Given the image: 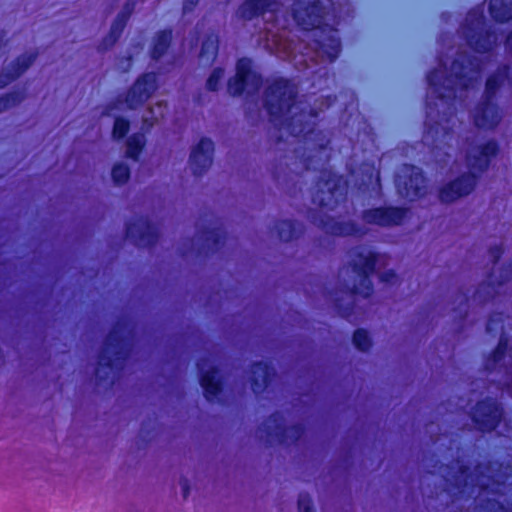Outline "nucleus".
<instances>
[{
    "instance_id": "obj_45",
    "label": "nucleus",
    "mask_w": 512,
    "mask_h": 512,
    "mask_svg": "<svg viewBox=\"0 0 512 512\" xmlns=\"http://www.w3.org/2000/svg\"><path fill=\"white\" fill-rule=\"evenodd\" d=\"M152 432L153 429H147L146 423H142V426L139 431L140 441H142L145 445L148 444L152 438Z\"/></svg>"
},
{
    "instance_id": "obj_17",
    "label": "nucleus",
    "mask_w": 512,
    "mask_h": 512,
    "mask_svg": "<svg viewBox=\"0 0 512 512\" xmlns=\"http://www.w3.org/2000/svg\"><path fill=\"white\" fill-rule=\"evenodd\" d=\"M500 145L495 139H489L477 147V154H466V162L471 170L486 172L491 161L499 154Z\"/></svg>"
},
{
    "instance_id": "obj_11",
    "label": "nucleus",
    "mask_w": 512,
    "mask_h": 512,
    "mask_svg": "<svg viewBox=\"0 0 512 512\" xmlns=\"http://www.w3.org/2000/svg\"><path fill=\"white\" fill-rule=\"evenodd\" d=\"M125 238L137 247H154L159 238L156 226L144 216L128 221L125 225Z\"/></svg>"
},
{
    "instance_id": "obj_39",
    "label": "nucleus",
    "mask_w": 512,
    "mask_h": 512,
    "mask_svg": "<svg viewBox=\"0 0 512 512\" xmlns=\"http://www.w3.org/2000/svg\"><path fill=\"white\" fill-rule=\"evenodd\" d=\"M111 177L116 185H124L130 178V168L125 163H116L111 170Z\"/></svg>"
},
{
    "instance_id": "obj_36",
    "label": "nucleus",
    "mask_w": 512,
    "mask_h": 512,
    "mask_svg": "<svg viewBox=\"0 0 512 512\" xmlns=\"http://www.w3.org/2000/svg\"><path fill=\"white\" fill-rule=\"evenodd\" d=\"M333 309L341 318L350 320L355 314L356 304L354 301L344 303L342 298L335 296L333 297Z\"/></svg>"
},
{
    "instance_id": "obj_58",
    "label": "nucleus",
    "mask_w": 512,
    "mask_h": 512,
    "mask_svg": "<svg viewBox=\"0 0 512 512\" xmlns=\"http://www.w3.org/2000/svg\"><path fill=\"white\" fill-rule=\"evenodd\" d=\"M4 37H5V33H4V31L0 30V43H2V42H3Z\"/></svg>"
},
{
    "instance_id": "obj_50",
    "label": "nucleus",
    "mask_w": 512,
    "mask_h": 512,
    "mask_svg": "<svg viewBox=\"0 0 512 512\" xmlns=\"http://www.w3.org/2000/svg\"><path fill=\"white\" fill-rule=\"evenodd\" d=\"M502 389L506 391L510 397H512V374L504 382Z\"/></svg>"
},
{
    "instance_id": "obj_28",
    "label": "nucleus",
    "mask_w": 512,
    "mask_h": 512,
    "mask_svg": "<svg viewBox=\"0 0 512 512\" xmlns=\"http://www.w3.org/2000/svg\"><path fill=\"white\" fill-rule=\"evenodd\" d=\"M508 350V338L502 334L499 338L498 343L492 349L485 359V370L492 372L499 364H501L506 356Z\"/></svg>"
},
{
    "instance_id": "obj_42",
    "label": "nucleus",
    "mask_w": 512,
    "mask_h": 512,
    "mask_svg": "<svg viewBox=\"0 0 512 512\" xmlns=\"http://www.w3.org/2000/svg\"><path fill=\"white\" fill-rule=\"evenodd\" d=\"M297 504L299 512H316L313 499L307 492H301L299 494Z\"/></svg>"
},
{
    "instance_id": "obj_34",
    "label": "nucleus",
    "mask_w": 512,
    "mask_h": 512,
    "mask_svg": "<svg viewBox=\"0 0 512 512\" xmlns=\"http://www.w3.org/2000/svg\"><path fill=\"white\" fill-rule=\"evenodd\" d=\"M247 86H250V79L237 74L230 77L227 81V91L233 97L243 95Z\"/></svg>"
},
{
    "instance_id": "obj_55",
    "label": "nucleus",
    "mask_w": 512,
    "mask_h": 512,
    "mask_svg": "<svg viewBox=\"0 0 512 512\" xmlns=\"http://www.w3.org/2000/svg\"><path fill=\"white\" fill-rule=\"evenodd\" d=\"M462 294H463V300L461 301L460 304H464L465 306H468V304H469V294H468V292H465V293L463 292Z\"/></svg>"
},
{
    "instance_id": "obj_18",
    "label": "nucleus",
    "mask_w": 512,
    "mask_h": 512,
    "mask_svg": "<svg viewBox=\"0 0 512 512\" xmlns=\"http://www.w3.org/2000/svg\"><path fill=\"white\" fill-rule=\"evenodd\" d=\"M250 384L253 393L260 396L272 384L276 376L274 366L269 361H254L250 365Z\"/></svg>"
},
{
    "instance_id": "obj_53",
    "label": "nucleus",
    "mask_w": 512,
    "mask_h": 512,
    "mask_svg": "<svg viewBox=\"0 0 512 512\" xmlns=\"http://www.w3.org/2000/svg\"><path fill=\"white\" fill-rule=\"evenodd\" d=\"M508 475L507 473L505 472L502 477H501V480H498V479H495L494 477H491V483L493 485H496L497 487H500V486H503L504 483H505V480L507 479Z\"/></svg>"
},
{
    "instance_id": "obj_9",
    "label": "nucleus",
    "mask_w": 512,
    "mask_h": 512,
    "mask_svg": "<svg viewBox=\"0 0 512 512\" xmlns=\"http://www.w3.org/2000/svg\"><path fill=\"white\" fill-rule=\"evenodd\" d=\"M397 191L410 201L426 195V177L421 168L413 164H403L395 177Z\"/></svg>"
},
{
    "instance_id": "obj_6",
    "label": "nucleus",
    "mask_w": 512,
    "mask_h": 512,
    "mask_svg": "<svg viewBox=\"0 0 512 512\" xmlns=\"http://www.w3.org/2000/svg\"><path fill=\"white\" fill-rule=\"evenodd\" d=\"M353 256L354 259L350 261L349 265L359 279L351 286L345 285L344 292L348 296H361L367 299L374 293V285L371 278L376 271L379 253L369 251L367 254H364L363 251H356Z\"/></svg>"
},
{
    "instance_id": "obj_40",
    "label": "nucleus",
    "mask_w": 512,
    "mask_h": 512,
    "mask_svg": "<svg viewBox=\"0 0 512 512\" xmlns=\"http://www.w3.org/2000/svg\"><path fill=\"white\" fill-rule=\"evenodd\" d=\"M504 324V315L502 312H492L486 322V332L495 337L502 329Z\"/></svg>"
},
{
    "instance_id": "obj_3",
    "label": "nucleus",
    "mask_w": 512,
    "mask_h": 512,
    "mask_svg": "<svg viewBox=\"0 0 512 512\" xmlns=\"http://www.w3.org/2000/svg\"><path fill=\"white\" fill-rule=\"evenodd\" d=\"M291 15L301 31H313L317 49L334 62L341 52V40L338 29L327 21L329 11L322 0H293Z\"/></svg>"
},
{
    "instance_id": "obj_33",
    "label": "nucleus",
    "mask_w": 512,
    "mask_h": 512,
    "mask_svg": "<svg viewBox=\"0 0 512 512\" xmlns=\"http://www.w3.org/2000/svg\"><path fill=\"white\" fill-rule=\"evenodd\" d=\"M472 477V471L469 465L461 464L454 475L453 482L451 483L454 489L464 491L469 486V480Z\"/></svg>"
},
{
    "instance_id": "obj_21",
    "label": "nucleus",
    "mask_w": 512,
    "mask_h": 512,
    "mask_svg": "<svg viewBox=\"0 0 512 512\" xmlns=\"http://www.w3.org/2000/svg\"><path fill=\"white\" fill-rule=\"evenodd\" d=\"M202 245L198 250V255L210 256L219 252L225 244V233L219 227L203 228L200 231Z\"/></svg>"
},
{
    "instance_id": "obj_29",
    "label": "nucleus",
    "mask_w": 512,
    "mask_h": 512,
    "mask_svg": "<svg viewBox=\"0 0 512 512\" xmlns=\"http://www.w3.org/2000/svg\"><path fill=\"white\" fill-rule=\"evenodd\" d=\"M127 23L128 22L126 20L116 16L111 24L108 34L102 39L99 48L105 51L113 47L123 34Z\"/></svg>"
},
{
    "instance_id": "obj_24",
    "label": "nucleus",
    "mask_w": 512,
    "mask_h": 512,
    "mask_svg": "<svg viewBox=\"0 0 512 512\" xmlns=\"http://www.w3.org/2000/svg\"><path fill=\"white\" fill-rule=\"evenodd\" d=\"M173 40L172 28L157 31L152 39L149 55L154 61H159L169 50Z\"/></svg>"
},
{
    "instance_id": "obj_30",
    "label": "nucleus",
    "mask_w": 512,
    "mask_h": 512,
    "mask_svg": "<svg viewBox=\"0 0 512 512\" xmlns=\"http://www.w3.org/2000/svg\"><path fill=\"white\" fill-rule=\"evenodd\" d=\"M218 48V36L213 33L207 34L201 44L199 59L207 63H212L218 54Z\"/></svg>"
},
{
    "instance_id": "obj_13",
    "label": "nucleus",
    "mask_w": 512,
    "mask_h": 512,
    "mask_svg": "<svg viewBox=\"0 0 512 512\" xmlns=\"http://www.w3.org/2000/svg\"><path fill=\"white\" fill-rule=\"evenodd\" d=\"M477 180L478 175L474 172L460 174L439 188V200L443 203H453L462 197L468 196L474 190Z\"/></svg>"
},
{
    "instance_id": "obj_15",
    "label": "nucleus",
    "mask_w": 512,
    "mask_h": 512,
    "mask_svg": "<svg viewBox=\"0 0 512 512\" xmlns=\"http://www.w3.org/2000/svg\"><path fill=\"white\" fill-rule=\"evenodd\" d=\"M502 120V113L496 101L481 99L475 106L473 123L479 130H494Z\"/></svg>"
},
{
    "instance_id": "obj_48",
    "label": "nucleus",
    "mask_w": 512,
    "mask_h": 512,
    "mask_svg": "<svg viewBox=\"0 0 512 512\" xmlns=\"http://www.w3.org/2000/svg\"><path fill=\"white\" fill-rule=\"evenodd\" d=\"M180 485L182 487L183 498L187 499L189 494H190V483H189V480L186 477L182 476L181 479H180Z\"/></svg>"
},
{
    "instance_id": "obj_5",
    "label": "nucleus",
    "mask_w": 512,
    "mask_h": 512,
    "mask_svg": "<svg viewBox=\"0 0 512 512\" xmlns=\"http://www.w3.org/2000/svg\"><path fill=\"white\" fill-rule=\"evenodd\" d=\"M486 20L482 11L471 9L467 13L465 23L462 24L464 39L468 47L478 54L491 52L498 40L497 32L485 27Z\"/></svg>"
},
{
    "instance_id": "obj_14",
    "label": "nucleus",
    "mask_w": 512,
    "mask_h": 512,
    "mask_svg": "<svg viewBox=\"0 0 512 512\" xmlns=\"http://www.w3.org/2000/svg\"><path fill=\"white\" fill-rule=\"evenodd\" d=\"M511 269L504 267L499 278H495L493 268L487 273L486 280L482 281L475 289L473 298L480 305L495 302L500 293L501 287L510 279Z\"/></svg>"
},
{
    "instance_id": "obj_59",
    "label": "nucleus",
    "mask_w": 512,
    "mask_h": 512,
    "mask_svg": "<svg viewBox=\"0 0 512 512\" xmlns=\"http://www.w3.org/2000/svg\"><path fill=\"white\" fill-rule=\"evenodd\" d=\"M467 317V311H465L464 315L462 316V319H465Z\"/></svg>"
},
{
    "instance_id": "obj_7",
    "label": "nucleus",
    "mask_w": 512,
    "mask_h": 512,
    "mask_svg": "<svg viewBox=\"0 0 512 512\" xmlns=\"http://www.w3.org/2000/svg\"><path fill=\"white\" fill-rule=\"evenodd\" d=\"M258 429L264 434L268 446L274 442L282 445L297 444L306 432V427L302 423L286 426L284 415L280 411L271 413Z\"/></svg>"
},
{
    "instance_id": "obj_10",
    "label": "nucleus",
    "mask_w": 512,
    "mask_h": 512,
    "mask_svg": "<svg viewBox=\"0 0 512 512\" xmlns=\"http://www.w3.org/2000/svg\"><path fill=\"white\" fill-rule=\"evenodd\" d=\"M410 209L405 206L384 205L364 209L361 219L367 225L381 228L401 226L408 218Z\"/></svg>"
},
{
    "instance_id": "obj_32",
    "label": "nucleus",
    "mask_w": 512,
    "mask_h": 512,
    "mask_svg": "<svg viewBox=\"0 0 512 512\" xmlns=\"http://www.w3.org/2000/svg\"><path fill=\"white\" fill-rule=\"evenodd\" d=\"M472 512H511L510 509L496 498H479L475 501Z\"/></svg>"
},
{
    "instance_id": "obj_56",
    "label": "nucleus",
    "mask_w": 512,
    "mask_h": 512,
    "mask_svg": "<svg viewBox=\"0 0 512 512\" xmlns=\"http://www.w3.org/2000/svg\"><path fill=\"white\" fill-rule=\"evenodd\" d=\"M497 466L499 471H502L503 469L507 470L508 468H510V465L505 464L504 462H498Z\"/></svg>"
},
{
    "instance_id": "obj_60",
    "label": "nucleus",
    "mask_w": 512,
    "mask_h": 512,
    "mask_svg": "<svg viewBox=\"0 0 512 512\" xmlns=\"http://www.w3.org/2000/svg\"><path fill=\"white\" fill-rule=\"evenodd\" d=\"M332 294H333V292H332V291H329V292H328V295H329V296H331V297H332Z\"/></svg>"
},
{
    "instance_id": "obj_27",
    "label": "nucleus",
    "mask_w": 512,
    "mask_h": 512,
    "mask_svg": "<svg viewBox=\"0 0 512 512\" xmlns=\"http://www.w3.org/2000/svg\"><path fill=\"white\" fill-rule=\"evenodd\" d=\"M488 10L496 23H507L512 19V0H490Z\"/></svg>"
},
{
    "instance_id": "obj_8",
    "label": "nucleus",
    "mask_w": 512,
    "mask_h": 512,
    "mask_svg": "<svg viewBox=\"0 0 512 512\" xmlns=\"http://www.w3.org/2000/svg\"><path fill=\"white\" fill-rule=\"evenodd\" d=\"M505 415L502 403L490 396L478 400L470 411V419L481 434L496 431L504 421Z\"/></svg>"
},
{
    "instance_id": "obj_52",
    "label": "nucleus",
    "mask_w": 512,
    "mask_h": 512,
    "mask_svg": "<svg viewBox=\"0 0 512 512\" xmlns=\"http://www.w3.org/2000/svg\"><path fill=\"white\" fill-rule=\"evenodd\" d=\"M505 47L509 52H512V29L508 32L505 37Z\"/></svg>"
},
{
    "instance_id": "obj_51",
    "label": "nucleus",
    "mask_w": 512,
    "mask_h": 512,
    "mask_svg": "<svg viewBox=\"0 0 512 512\" xmlns=\"http://www.w3.org/2000/svg\"><path fill=\"white\" fill-rule=\"evenodd\" d=\"M335 100H336L335 95H327V96L323 97L321 104L325 105L326 108H329L334 103Z\"/></svg>"
},
{
    "instance_id": "obj_26",
    "label": "nucleus",
    "mask_w": 512,
    "mask_h": 512,
    "mask_svg": "<svg viewBox=\"0 0 512 512\" xmlns=\"http://www.w3.org/2000/svg\"><path fill=\"white\" fill-rule=\"evenodd\" d=\"M235 74L250 79L253 91H258L263 85V76L252 67V60L248 57L239 58L236 62Z\"/></svg>"
},
{
    "instance_id": "obj_1",
    "label": "nucleus",
    "mask_w": 512,
    "mask_h": 512,
    "mask_svg": "<svg viewBox=\"0 0 512 512\" xmlns=\"http://www.w3.org/2000/svg\"><path fill=\"white\" fill-rule=\"evenodd\" d=\"M298 99V87L289 78L278 76L263 91V107L269 122L304 144L305 152L300 160L303 170L316 171L319 175L311 192V202L317 208L307 210L309 222L330 236H357L363 231L353 221H337L328 212L334 211L347 200L346 178L326 167L330 162V138L319 129L321 109L301 107L291 114Z\"/></svg>"
},
{
    "instance_id": "obj_38",
    "label": "nucleus",
    "mask_w": 512,
    "mask_h": 512,
    "mask_svg": "<svg viewBox=\"0 0 512 512\" xmlns=\"http://www.w3.org/2000/svg\"><path fill=\"white\" fill-rule=\"evenodd\" d=\"M25 98L23 91H10L0 96V113L19 105Z\"/></svg>"
},
{
    "instance_id": "obj_23",
    "label": "nucleus",
    "mask_w": 512,
    "mask_h": 512,
    "mask_svg": "<svg viewBox=\"0 0 512 512\" xmlns=\"http://www.w3.org/2000/svg\"><path fill=\"white\" fill-rule=\"evenodd\" d=\"M510 70L509 64H501L493 73L488 75L485 81L483 99L496 101L497 93L509 78Z\"/></svg>"
},
{
    "instance_id": "obj_49",
    "label": "nucleus",
    "mask_w": 512,
    "mask_h": 512,
    "mask_svg": "<svg viewBox=\"0 0 512 512\" xmlns=\"http://www.w3.org/2000/svg\"><path fill=\"white\" fill-rule=\"evenodd\" d=\"M479 491L480 493H487V494H495L496 491L488 482H483L479 484Z\"/></svg>"
},
{
    "instance_id": "obj_35",
    "label": "nucleus",
    "mask_w": 512,
    "mask_h": 512,
    "mask_svg": "<svg viewBox=\"0 0 512 512\" xmlns=\"http://www.w3.org/2000/svg\"><path fill=\"white\" fill-rule=\"evenodd\" d=\"M352 343L361 352H368L373 344L368 331L364 328H358L353 332Z\"/></svg>"
},
{
    "instance_id": "obj_16",
    "label": "nucleus",
    "mask_w": 512,
    "mask_h": 512,
    "mask_svg": "<svg viewBox=\"0 0 512 512\" xmlns=\"http://www.w3.org/2000/svg\"><path fill=\"white\" fill-rule=\"evenodd\" d=\"M214 143L207 137H202L190 153L189 163L195 177L204 175L213 162Z\"/></svg>"
},
{
    "instance_id": "obj_54",
    "label": "nucleus",
    "mask_w": 512,
    "mask_h": 512,
    "mask_svg": "<svg viewBox=\"0 0 512 512\" xmlns=\"http://www.w3.org/2000/svg\"><path fill=\"white\" fill-rule=\"evenodd\" d=\"M372 177H374V178H375V182H376V184H377L378 186H380V173H379V171H377V172H375V173L372 171V172H371V175H370V178H372Z\"/></svg>"
},
{
    "instance_id": "obj_22",
    "label": "nucleus",
    "mask_w": 512,
    "mask_h": 512,
    "mask_svg": "<svg viewBox=\"0 0 512 512\" xmlns=\"http://www.w3.org/2000/svg\"><path fill=\"white\" fill-rule=\"evenodd\" d=\"M276 0H244L237 10L238 16L243 20H252L274 11Z\"/></svg>"
},
{
    "instance_id": "obj_25",
    "label": "nucleus",
    "mask_w": 512,
    "mask_h": 512,
    "mask_svg": "<svg viewBox=\"0 0 512 512\" xmlns=\"http://www.w3.org/2000/svg\"><path fill=\"white\" fill-rule=\"evenodd\" d=\"M274 230L281 242L297 240L303 234V225L296 220L281 219L274 224Z\"/></svg>"
},
{
    "instance_id": "obj_4",
    "label": "nucleus",
    "mask_w": 512,
    "mask_h": 512,
    "mask_svg": "<svg viewBox=\"0 0 512 512\" xmlns=\"http://www.w3.org/2000/svg\"><path fill=\"white\" fill-rule=\"evenodd\" d=\"M124 323L117 322L107 333L94 370L95 387L105 392L113 389L131 354V341L123 332Z\"/></svg>"
},
{
    "instance_id": "obj_20",
    "label": "nucleus",
    "mask_w": 512,
    "mask_h": 512,
    "mask_svg": "<svg viewBox=\"0 0 512 512\" xmlns=\"http://www.w3.org/2000/svg\"><path fill=\"white\" fill-rule=\"evenodd\" d=\"M37 56V51L21 54L10 63L8 69L0 71V89L5 88L24 74L35 62Z\"/></svg>"
},
{
    "instance_id": "obj_19",
    "label": "nucleus",
    "mask_w": 512,
    "mask_h": 512,
    "mask_svg": "<svg viewBox=\"0 0 512 512\" xmlns=\"http://www.w3.org/2000/svg\"><path fill=\"white\" fill-rule=\"evenodd\" d=\"M199 384L207 401L212 402L218 398L224 390V381L220 375L219 366L212 365L207 370H201Z\"/></svg>"
},
{
    "instance_id": "obj_41",
    "label": "nucleus",
    "mask_w": 512,
    "mask_h": 512,
    "mask_svg": "<svg viewBox=\"0 0 512 512\" xmlns=\"http://www.w3.org/2000/svg\"><path fill=\"white\" fill-rule=\"evenodd\" d=\"M224 75V69L221 67H216L212 70L209 77L206 80V89L211 92L218 91L220 87L221 80Z\"/></svg>"
},
{
    "instance_id": "obj_57",
    "label": "nucleus",
    "mask_w": 512,
    "mask_h": 512,
    "mask_svg": "<svg viewBox=\"0 0 512 512\" xmlns=\"http://www.w3.org/2000/svg\"><path fill=\"white\" fill-rule=\"evenodd\" d=\"M281 142H283V136L279 134L275 137V143L279 144Z\"/></svg>"
},
{
    "instance_id": "obj_31",
    "label": "nucleus",
    "mask_w": 512,
    "mask_h": 512,
    "mask_svg": "<svg viewBox=\"0 0 512 512\" xmlns=\"http://www.w3.org/2000/svg\"><path fill=\"white\" fill-rule=\"evenodd\" d=\"M146 145L145 136L141 132H135L127 138L125 155L127 158L137 161Z\"/></svg>"
},
{
    "instance_id": "obj_46",
    "label": "nucleus",
    "mask_w": 512,
    "mask_h": 512,
    "mask_svg": "<svg viewBox=\"0 0 512 512\" xmlns=\"http://www.w3.org/2000/svg\"><path fill=\"white\" fill-rule=\"evenodd\" d=\"M379 279L383 283L391 284L397 279V274L394 270L390 269L381 273Z\"/></svg>"
},
{
    "instance_id": "obj_44",
    "label": "nucleus",
    "mask_w": 512,
    "mask_h": 512,
    "mask_svg": "<svg viewBox=\"0 0 512 512\" xmlns=\"http://www.w3.org/2000/svg\"><path fill=\"white\" fill-rule=\"evenodd\" d=\"M488 253L491 258L492 265L494 267L498 264V262L500 261L502 255L504 253L503 246L502 245H493L489 248Z\"/></svg>"
},
{
    "instance_id": "obj_43",
    "label": "nucleus",
    "mask_w": 512,
    "mask_h": 512,
    "mask_svg": "<svg viewBox=\"0 0 512 512\" xmlns=\"http://www.w3.org/2000/svg\"><path fill=\"white\" fill-rule=\"evenodd\" d=\"M136 3V0H126L122 10L117 14V16L128 22L135 10Z\"/></svg>"
},
{
    "instance_id": "obj_12",
    "label": "nucleus",
    "mask_w": 512,
    "mask_h": 512,
    "mask_svg": "<svg viewBox=\"0 0 512 512\" xmlns=\"http://www.w3.org/2000/svg\"><path fill=\"white\" fill-rule=\"evenodd\" d=\"M157 74L144 72L140 74L125 94L126 106L134 110L142 106L157 90Z\"/></svg>"
},
{
    "instance_id": "obj_37",
    "label": "nucleus",
    "mask_w": 512,
    "mask_h": 512,
    "mask_svg": "<svg viewBox=\"0 0 512 512\" xmlns=\"http://www.w3.org/2000/svg\"><path fill=\"white\" fill-rule=\"evenodd\" d=\"M130 121L126 117L116 116L112 128V137L116 141L123 140L130 131Z\"/></svg>"
},
{
    "instance_id": "obj_2",
    "label": "nucleus",
    "mask_w": 512,
    "mask_h": 512,
    "mask_svg": "<svg viewBox=\"0 0 512 512\" xmlns=\"http://www.w3.org/2000/svg\"><path fill=\"white\" fill-rule=\"evenodd\" d=\"M440 67L432 68L426 74V81L433 91L435 100L425 101L423 138L432 146L445 144L454 135L457 114V93L467 91L473 84L469 72L479 73L481 61L468 53H460L451 62L450 72H446V62L440 60Z\"/></svg>"
},
{
    "instance_id": "obj_47",
    "label": "nucleus",
    "mask_w": 512,
    "mask_h": 512,
    "mask_svg": "<svg viewBox=\"0 0 512 512\" xmlns=\"http://www.w3.org/2000/svg\"><path fill=\"white\" fill-rule=\"evenodd\" d=\"M199 1L200 0H184L183 7H182L183 14L192 12L195 9V7L198 5Z\"/></svg>"
}]
</instances>
